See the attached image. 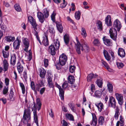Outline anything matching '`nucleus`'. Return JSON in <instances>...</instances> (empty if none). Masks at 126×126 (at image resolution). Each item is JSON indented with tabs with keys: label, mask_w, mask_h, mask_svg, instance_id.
I'll return each mask as SVG.
<instances>
[{
	"label": "nucleus",
	"mask_w": 126,
	"mask_h": 126,
	"mask_svg": "<svg viewBox=\"0 0 126 126\" xmlns=\"http://www.w3.org/2000/svg\"><path fill=\"white\" fill-rule=\"evenodd\" d=\"M49 15V11L46 8L43 9V13L38 12L37 13V17L39 21L42 23H43L45 20V18H47Z\"/></svg>",
	"instance_id": "f257e3e1"
},
{
	"label": "nucleus",
	"mask_w": 126,
	"mask_h": 126,
	"mask_svg": "<svg viewBox=\"0 0 126 126\" xmlns=\"http://www.w3.org/2000/svg\"><path fill=\"white\" fill-rule=\"evenodd\" d=\"M36 102V105L34 104L33 106L34 109L33 111V113L35 122L37 126H39L38 117L36 112V108H37V110H39L41 108V104L40 102V99L39 98H37V99Z\"/></svg>",
	"instance_id": "f03ea898"
},
{
	"label": "nucleus",
	"mask_w": 126,
	"mask_h": 126,
	"mask_svg": "<svg viewBox=\"0 0 126 126\" xmlns=\"http://www.w3.org/2000/svg\"><path fill=\"white\" fill-rule=\"evenodd\" d=\"M67 60V57L65 54L63 53L60 55L59 59V62L55 64L57 69L59 70L61 68L62 66L65 64Z\"/></svg>",
	"instance_id": "7ed1b4c3"
},
{
	"label": "nucleus",
	"mask_w": 126,
	"mask_h": 126,
	"mask_svg": "<svg viewBox=\"0 0 126 126\" xmlns=\"http://www.w3.org/2000/svg\"><path fill=\"white\" fill-rule=\"evenodd\" d=\"M31 112L30 109L26 111V110H24L23 116L22 120V121L23 124H26L31 118Z\"/></svg>",
	"instance_id": "20e7f679"
},
{
	"label": "nucleus",
	"mask_w": 126,
	"mask_h": 126,
	"mask_svg": "<svg viewBox=\"0 0 126 126\" xmlns=\"http://www.w3.org/2000/svg\"><path fill=\"white\" fill-rule=\"evenodd\" d=\"M81 48V51H84L86 52H89V47L87 43L83 39H81L80 40Z\"/></svg>",
	"instance_id": "39448f33"
},
{
	"label": "nucleus",
	"mask_w": 126,
	"mask_h": 126,
	"mask_svg": "<svg viewBox=\"0 0 126 126\" xmlns=\"http://www.w3.org/2000/svg\"><path fill=\"white\" fill-rule=\"evenodd\" d=\"M110 36L111 38L114 40H116L117 37V32L115 28H110L109 30Z\"/></svg>",
	"instance_id": "423d86ee"
},
{
	"label": "nucleus",
	"mask_w": 126,
	"mask_h": 126,
	"mask_svg": "<svg viewBox=\"0 0 126 126\" xmlns=\"http://www.w3.org/2000/svg\"><path fill=\"white\" fill-rule=\"evenodd\" d=\"M76 40L77 41V43L75 44L76 51L78 54H80L81 53V44L79 41L78 37H76Z\"/></svg>",
	"instance_id": "0eeeda50"
},
{
	"label": "nucleus",
	"mask_w": 126,
	"mask_h": 126,
	"mask_svg": "<svg viewBox=\"0 0 126 126\" xmlns=\"http://www.w3.org/2000/svg\"><path fill=\"white\" fill-rule=\"evenodd\" d=\"M113 27L114 28L116 29L118 31H119L121 27V25L120 22L117 19L115 20L114 22Z\"/></svg>",
	"instance_id": "6e6552de"
},
{
	"label": "nucleus",
	"mask_w": 126,
	"mask_h": 126,
	"mask_svg": "<svg viewBox=\"0 0 126 126\" xmlns=\"http://www.w3.org/2000/svg\"><path fill=\"white\" fill-rule=\"evenodd\" d=\"M115 95L120 105H122L123 103V96L122 94L118 93H116Z\"/></svg>",
	"instance_id": "1a4fd4ad"
},
{
	"label": "nucleus",
	"mask_w": 126,
	"mask_h": 126,
	"mask_svg": "<svg viewBox=\"0 0 126 126\" xmlns=\"http://www.w3.org/2000/svg\"><path fill=\"white\" fill-rule=\"evenodd\" d=\"M57 49L55 48L54 45H51L48 47V51L52 55H55L56 53V50Z\"/></svg>",
	"instance_id": "9d476101"
},
{
	"label": "nucleus",
	"mask_w": 126,
	"mask_h": 126,
	"mask_svg": "<svg viewBox=\"0 0 126 126\" xmlns=\"http://www.w3.org/2000/svg\"><path fill=\"white\" fill-rule=\"evenodd\" d=\"M116 102L115 99L112 96H111L110 98L109 105L113 108H115L116 106Z\"/></svg>",
	"instance_id": "9b49d317"
},
{
	"label": "nucleus",
	"mask_w": 126,
	"mask_h": 126,
	"mask_svg": "<svg viewBox=\"0 0 126 126\" xmlns=\"http://www.w3.org/2000/svg\"><path fill=\"white\" fill-rule=\"evenodd\" d=\"M23 43L25 47L24 50L27 52L28 51V49L29 46V42L27 38H24L23 40Z\"/></svg>",
	"instance_id": "f8f14e48"
},
{
	"label": "nucleus",
	"mask_w": 126,
	"mask_h": 126,
	"mask_svg": "<svg viewBox=\"0 0 126 126\" xmlns=\"http://www.w3.org/2000/svg\"><path fill=\"white\" fill-rule=\"evenodd\" d=\"M103 40L104 44L107 46H112V43L110 39H108L106 36H104L103 38Z\"/></svg>",
	"instance_id": "ddd939ff"
},
{
	"label": "nucleus",
	"mask_w": 126,
	"mask_h": 126,
	"mask_svg": "<svg viewBox=\"0 0 126 126\" xmlns=\"http://www.w3.org/2000/svg\"><path fill=\"white\" fill-rule=\"evenodd\" d=\"M105 23L108 26H111L112 25L111 18L110 15H108L106 17Z\"/></svg>",
	"instance_id": "4468645a"
},
{
	"label": "nucleus",
	"mask_w": 126,
	"mask_h": 126,
	"mask_svg": "<svg viewBox=\"0 0 126 126\" xmlns=\"http://www.w3.org/2000/svg\"><path fill=\"white\" fill-rule=\"evenodd\" d=\"M92 115L93 117L92 121L90 124L91 126H96L97 124V119L96 115L92 113Z\"/></svg>",
	"instance_id": "2eb2a0df"
},
{
	"label": "nucleus",
	"mask_w": 126,
	"mask_h": 126,
	"mask_svg": "<svg viewBox=\"0 0 126 126\" xmlns=\"http://www.w3.org/2000/svg\"><path fill=\"white\" fill-rule=\"evenodd\" d=\"M16 59V55L15 54H13L11 56L10 64L13 66L15 65Z\"/></svg>",
	"instance_id": "dca6fc26"
},
{
	"label": "nucleus",
	"mask_w": 126,
	"mask_h": 126,
	"mask_svg": "<svg viewBox=\"0 0 126 126\" xmlns=\"http://www.w3.org/2000/svg\"><path fill=\"white\" fill-rule=\"evenodd\" d=\"M97 76L96 74H94L92 73H90L87 77V80L88 82L91 81L92 79L96 78Z\"/></svg>",
	"instance_id": "f3484780"
},
{
	"label": "nucleus",
	"mask_w": 126,
	"mask_h": 126,
	"mask_svg": "<svg viewBox=\"0 0 126 126\" xmlns=\"http://www.w3.org/2000/svg\"><path fill=\"white\" fill-rule=\"evenodd\" d=\"M55 23L58 30L60 33H62L63 30V28L62 27V24L58 21H56Z\"/></svg>",
	"instance_id": "a211bd4d"
},
{
	"label": "nucleus",
	"mask_w": 126,
	"mask_h": 126,
	"mask_svg": "<svg viewBox=\"0 0 126 126\" xmlns=\"http://www.w3.org/2000/svg\"><path fill=\"white\" fill-rule=\"evenodd\" d=\"M118 54L122 58L124 57L125 55L124 50L122 48H119L118 50Z\"/></svg>",
	"instance_id": "6ab92c4d"
},
{
	"label": "nucleus",
	"mask_w": 126,
	"mask_h": 126,
	"mask_svg": "<svg viewBox=\"0 0 126 126\" xmlns=\"http://www.w3.org/2000/svg\"><path fill=\"white\" fill-rule=\"evenodd\" d=\"M17 68L19 74H21L22 72L23 68L20 62H18L17 65Z\"/></svg>",
	"instance_id": "aec40b11"
},
{
	"label": "nucleus",
	"mask_w": 126,
	"mask_h": 126,
	"mask_svg": "<svg viewBox=\"0 0 126 126\" xmlns=\"http://www.w3.org/2000/svg\"><path fill=\"white\" fill-rule=\"evenodd\" d=\"M20 42H19L18 41H14L13 43V46L14 49L15 50L19 49L20 44Z\"/></svg>",
	"instance_id": "412c9836"
},
{
	"label": "nucleus",
	"mask_w": 126,
	"mask_h": 126,
	"mask_svg": "<svg viewBox=\"0 0 126 126\" xmlns=\"http://www.w3.org/2000/svg\"><path fill=\"white\" fill-rule=\"evenodd\" d=\"M103 52L105 59L108 61H110V59L111 57L108 51L104 49Z\"/></svg>",
	"instance_id": "4be33fe9"
},
{
	"label": "nucleus",
	"mask_w": 126,
	"mask_h": 126,
	"mask_svg": "<svg viewBox=\"0 0 126 126\" xmlns=\"http://www.w3.org/2000/svg\"><path fill=\"white\" fill-rule=\"evenodd\" d=\"M3 68L4 71H6L7 70L8 68V64L7 62L5 59H4L3 61Z\"/></svg>",
	"instance_id": "5701e85b"
},
{
	"label": "nucleus",
	"mask_w": 126,
	"mask_h": 126,
	"mask_svg": "<svg viewBox=\"0 0 126 126\" xmlns=\"http://www.w3.org/2000/svg\"><path fill=\"white\" fill-rule=\"evenodd\" d=\"M39 70L40 72V76L42 78L45 77L46 73V71L43 68L42 69H39Z\"/></svg>",
	"instance_id": "b1692460"
},
{
	"label": "nucleus",
	"mask_w": 126,
	"mask_h": 126,
	"mask_svg": "<svg viewBox=\"0 0 126 126\" xmlns=\"http://www.w3.org/2000/svg\"><path fill=\"white\" fill-rule=\"evenodd\" d=\"M64 42L66 45L68 46V44L69 42V35L65 34L63 36Z\"/></svg>",
	"instance_id": "393cba45"
},
{
	"label": "nucleus",
	"mask_w": 126,
	"mask_h": 126,
	"mask_svg": "<svg viewBox=\"0 0 126 126\" xmlns=\"http://www.w3.org/2000/svg\"><path fill=\"white\" fill-rule=\"evenodd\" d=\"M44 35L45 38L44 37L42 43L44 44L45 46H47L48 44V37L47 36L46 34H45Z\"/></svg>",
	"instance_id": "a878e982"
},
{
	"label": "nucleus",
	"mask_w": 126,
	"mask_h": 126,
	"mask_svg": "<svg viewBox=\"0 0 126 126\" xmlns=\"http://www.w3.org/2000/svg\"><path fill=\"white\" fill-rule=\"evenodd\" d=\"M95 105L97 108L98 110L100 112H101L102 110L103 109L104 106L102 103H100L97 104H95Z\"/></svg>",
	"instance_id": "bb28decb"
},
{
	"label": "nucleus",
	"mask_w": 126,
	"mask_h": 126,
	"mask_svg": "<svg viewBox=\"0 0 126 126\" xmlns=\"http://www.w3.org/2000/svg\"><path fill=\"white\" fill-rule=\"evenodd\" d=\"M96 25L98 29L100 31L102 30V22L99 21L98 20L97 21Z\"/></svg>",
	"instance_id": "cd10ccee"
},
{
	"label": "nucleus",
	"mask_w": 126,
	"mask_h": 126,
	"mask_svg": "<svg viewBox=\"0 0 126 126\" xmlns=\"http://www.w3.org/2000/svg\"><path fill=\"white\" fill-rule=\"evenodd\" d=\"M5 38L6 40L8 42H13L15 40L14 37H12L10 36H6Z\"/></svg>",
	"instance_id": "c85d7f7f"
},
{
	"label": "nucleus",
	"mask_w": 126,
	"mask_h": 126,
	"mask_svg": "<svg viewBox=\"0 0 126 126\" xmlns=\"http://www.w3.org/2000/svg\"><path fill=\"white\" fill-rule=\"evenodd\" d=\"M68 83L71 84H72L75 81L74 77V76H69L68 78Z\"/></svg>",
	"instance_id": "c756f323"
},
{
	"label": "nucleus",
	"mask_w": 126,
	"mask_h": 126,
	"mask_svg": "<svg viewBox=\"0 0 126 126\" xmlns=\"http://www.w3.org/2000/svg\"><path fill=\"white\" fill-rule=\"evenodd\" d=\"M54 46L56 48L58 49L60 46V43L58 39L54 40Z\"/></svg>",
	"instance_id": "7c9ffc66"
},
{
	"label": "nucleus",
	"mask_w": 126,
	"mask_h": 126,
	"mask_svg": "<svg viewBox=\"0 0 126 126\" xmlns=\"http://www.w3.org/2000/svg\"><path fill=\"white\" fill-rule=\"evenodd\" d=\"M102 80V79H98L96 81V83L97 86L100 88H101L102 86L103 82Z\"/></svg>",
	"instance_id": "2f4dec72"
},
{
	"label": "nucleus",
	"mask_w": 126,
	"mask_h": 126,
	"mask_svg": "<svg viewBox=\"0 0 126 126\" xmlns=\"http://www.w3.org/2000/svg\"><path fill=\"white\" fill-rule=\"evenodd\" d=\"M28 19L32 25L36 23L35 20L32 16H28Z\"/></svg>",
	"instance_id": "473e14b6"
},
{
	"label": "nucleus",
	"mask_w": 126,
	"mask_h": 126,
	"mask_svg": "<svg viewBox=\"0 0 126 126\" xmlns=\"http://www.w3.org/2000/svg\"><path fill=\"white\" fill-rule=\"evenodd\" d=\"M59 96L62 100L64 99V91L61 88L59 89Z\"/></svg>",
	"instance_id": "72a5a7b5"
},
{
	"label": "nucleus",
	"mask_w": 126,
	"mask_h": 126,
	"mask_svg": "<svg viewBox=\"0 0 126 126\" xmlns=\"http://www.w3.org/2000/svg\"><path fill=\"white\" fill-rule=\"evenodd\" d=\"M108 89L109 92L111 93L113 91V86L110 82H108L107 84Z\"/></svg>",
	"instance_id": "f704fd0d"
},
{
	"label": "nucleus",
	"mask_w": 126,
	"mask_h": 126,
	"mask_svg": "<svg viewBox=\"0 0 126 126\" xmlns=\"http://www.w3.org/2000/svg\"><path fill=\"white\" fill-rule=\"evenodd\" d=\"M65 116L66 118L67 119L72 121L74 120V117L72 114H70L66 113L65 114Z\"/></svg>",
	"instance_id": "c9c22d12"
},
{
	"label": "nucleus",
	"mask_w": 126,
	"mask_h": 126,
	"mask_svg": "<svg viewBox=\"0 0 126 126\" xmlns=\"http://www.w3.org/2000/svg\"><path fill=\"white\" fill-rule=\"evenodd\" d=\"M102 94L101 91L98 90H97L95 92V96L97 98H100L101 97Z\"/></svg>",
	"instance_id": "e433bc0d"
},
{
	"label": "nucleus",
	"mask_w": 126,
	"mask_h": 126,
	"mask_svg": "<svg viewBox=\"0 0 126 126\" xmlns=\"http://www.w3.org/2000/svg\"><path fill=\"white\" fill-rule=\"evenodd\" d=\"M119 110L118 107L117 106L116 107L115 110V112L114 116L115 118L116 119H118L119 116L120 114V113L119 112Z\"/></svg>",
	"instance_id": "4c0bfd02"
},
{
	"label": "nucleus",
	"mask_w": 126,
	"mask_h": 126,
	"mask_svg": "<svg viewBox=\"0 0 126 126\" xmlns=\"http://www.w3.org/2000/svg\"><path fill=\"white\" fill-rule=\"evenodd\" d=\"M13 95L14 92L13 91V89H11L9 95L10 100L12 101H13L15 99Z\"/></svg>",
	"instance_id": "58836bf2"
},
{
	"label": "nucleus",
	"mask_w": 126,
	"mask_h": 126,
	"mask_svg": "<svg viewBox=\"0 0 126 126\" xmlns=\"http://www.w3.org/2000/svg\"><path fill=\"white\" fill-rule=\"evenodd\" d=\"M3 56L4 58H8L9 55V52L7 51H4L3 49L2 51Z\"/></svg>",
	"instance_id": "ea45409f"
},
{
	"label": "nucleus",
	"mask_w": 126,
	"mask_h": 126,
	"mask_svg": "<svg viewBox=\"0 0 126 126\" xmlns=\"http://www.w3.org/2000/svg\"><path fill=\"white\" fill-rule=\"evenodd\" d=\"M104 121V118L102 116H100L98 120V123L99 125H101Z\"/></svg>",
	"instance_id": "a19ab883"
},
{
	"label": "nucleus",
	"mask_w": 126,
	"mask_h": 126,
	"mask_svg": "<svg viewBox=\"0 0 126 126\" xmlns=\"http://www.w3.org/2000/svg\"><path fill=\"white\" fill-rule=\"evenodd\" d=\"M80 15L81 13L79 11L75 13V17L76 19L79 20L80 19Z\"/></svg>",
	"instance_id": "79ce46f5"
},
{
	"label": "nucleus",
	"mask_w": 126,
	"mask_h": 126,
	"mask_svg": "<svg viewBox=\"0 0 126 126\" xmlns=\"http://www.w3.org/2000/svg\"><path fill=\"white\" fill-rule=\"evenodd\" d=\"M81 31L82 32L81 35L83 37H85L86 36L87 34L85 29L84 28H82L81 29Z\"/></svg>",
	"instance_id": "37998d69"
},
{
	"label": "nucleus",
	"mask_w": 126,
	"mask_h": 126,
	"mask_svg": "<svg viewBox=\"0 0 126 126\" xmlns=\"http://www.w3.org/2000/svg\"><path fill=\"white\" fill-rule=\"evenodd\" d=\"M19 85L20 87L21 88L22 93L23 94H25V90L24 85L22 83H20Z\"/></svg>",
	"instance_id": "c03bdc74"
},
{
	"label": "nucleus",
	"mask_w": 126,
	"mask_h": 126,
	"mask_svg": "<svg viewBox=\"0 0 126 126\" xmlns=\"http://www.w3.org/2000/svg\"><path fill=\"white\" fill-rule=\"evenodd\" d=\"M67 4V3L65 1V0H63V3L60 4V7L62 8H64L66 6Z\"/></svg>",
	"instance_id": "a18cd8bd"
},
{
	"label": "nucleus",
	"mask_w": 126,
	"mask_h": 126,
	"mask_svg": "<svg viewBox=\"0 0 126 126\" xmlns=\"http://www.w3.org/2000/svg\"><path fill=\"white\" fill-rule=\"evenodd\" d=\"M120 126H123L124 125V119L121 115L120 116Z\"/></svg>",
	"instance_id": "49530a36"
},
{
	"label": "nucleus",
	"mask_w": 126,
	"mask_h": 126,
	"mask_svg": "<svg viewBox=\"0 0 126 126\" xmlns=\"http://www.w3.org/2000/svg\"><path fill=\"white\" fill-rule=\"evenodd\" d=\"M75 69V66L71 65L70 66L69 70V71L70 73H74V72Z\"/></svg>",
	"instance_id": "de8ad7c7"
},
{
	"label": "nucleus",
	"mask_w": 126,
	"mask_h": 126,
	"mask_svg": "<svg viewBox=\"0 0 126 126\" xmlns=\"http://www.w3.org/2000/svg\"><path fill=\"white\" fill-rule=\"evenodd\" d=\"M14 7L15 10L19 12L21 10L18 4H15L14 5Z\"/></svg>",
	"instance_id": "09e8293b"
},
{
	"label": "nucleus",
	"mask_w": 126,
	"mask_h": 126,
	"mask_svg": "<svg viewBox=\"0 0 126 126\" xmlns=\"http://www.w3.org/2000/svg\"><path fill=\"white\" fill-rule=\"evenodd\" d=\"M116 65L117 67L119 69L123 67L124 66V64L122 63L117 62Z\"/></svg>",
	"instance_id": "8fccbe9b"
},
{
	"label": "nucleus",
	"mask_w": 126,
	"mask_h": 126,
	"mask_svg": "<svg viewBox=\"0 0 126 126\" xmlns=\"http://www.w3.org/2000/svg\"><path fill=\"white\" fill-rule=\"evenodd\" d=\"M52 75L51 74H49L48 75L47 78V82L52 81Z\"/></svg>",
	"instance_id": "3c124183"
},
{
	"label": "nucleus",
	"mask_w": 126,
	"mask_h": 126,
	"mask_svg": "<svg viewBox=\"0 0 126 126\" xmlns=\"http://www.w3.org/2000/svg\"><path fill=\"white\" fill-rule=\"evenodd\" d=\"M41 87V86H40L38 84H35V91H34V92L36 93H37V91H39L40 88Z\"/></svg>",
	"instance_id": "603ef678"
},
{
	"label": "nucleus",
	"mask_w": 126,
	"mask_h": 126,
	"mask_svg": "<svg viewBox=\"0 0 126 126\" xmlns=\"http://www.w3.org/2000/svg\"><path fill=\"white\" fill-rule=\"evenodd\" d=\"M56 15V13L53 11V13L51 16V20L53 22H55V16Z\"/></svg>",
	"instance_id": "864d4df0"
},
{
	"label": "nucleus",
	"mask_w": 126,
	"mask_h": 126,
	"mask_svg": "<svg viewBox=\"0 0 126 126\" xmlns=\"http://www.w3.org/2000/svg\"><path fill=\"white\" fill-rule=\"evenodd\" d=\"M8 86L4 87L3 90V94H6L8 91Z\"/></svg>",
	"instance_id": "5fc2aeb1"
},
{
	"label": "nucleus",
	"mask_w": 126,
	"mask_h": 126,
	"mask_svg": "<svg viewBox=\"0 0 126 126\" xmlns=\"http://www.w3.org/2000/svg\"><path fill=\"white\" fill-rule=\"evenodd\" d=\"M44 64L45 66L47 67L48 65V59L45 58L44 61Z\"/></svg>",
	"instance_id": "6e6d98bb"
},
{
	"label": "nucleus",
	"mask_w": 126,
	"mask_h": 126,
	"mask_svg": "<svg viewBox=\"0 0 126 126\" xmlns=\"http://www.w3.org/2000/svg\"><path fill=\"white\" fill-rule=\"evenodd\" d=\"M35 86L34 82L32 81L31 83V86L32 90L33 91H35Z\"/></svg>",
	"instance_id": "4d7b16f0"
},
{
	"label": "nucleus",
	"mask_w": 126,
	"mask_h": 126,
	"mask_svg": "<svg viewBox=\"0 0 126 126\" xmlns=\"http://www.w3.org/2000/svg\"><path fill=\"white\" fill-rule=\"evenodd\" d=\"M48 87L50 88H53L54 87L52 81L48 82Z\"/></svg>",
	"instance_id": "13d9d810"
},
{
	"label": "nucleus",
	"mask_w": 126,
	"mask_h": 126,
	"mask_svg": "<svg viewBox=\"0 0 126 126\" xmlns=\"http://www.w3.org/2000/svg\"><path fill=\"white\" fill-rule=\"evenodd\" d=\"M68 86V83L66 82H64L62 85V87L63 89H65Z\"/></svg>",
	"instance_id": "bf43d9fd"
},
{
	"label": "nucleus",
	"mask_w": 126,
	"mask_h": 126,
	"mask_svg": "<svg viewBox=\"0 0 126 126\" xmlns=\"http://www.w3.org/2000/svg\"><path fill=\"white\" fill-rule=\"evenodd\" d=\"M49 32L51 34H52L55 32V30L53 27H49Z\"/></svg>",
	"instance_id": "052dcab7"
},
{
	"label": "nucleus",
	"mask_w": 126,
	"mask_h": 126,
	"mask_svg": "<svg viewBox=\"0 0 126 126\" xmlns=\"http://www.w3.org/2000/svg\"><path fill=\"white\" fill-rule=\"evenodd\" d=\"M101 62L104 65L106 68L109 66L107 63L103 60H101Z\"/></svg>",
	"instance_id": "680f3d73"
},
{
	"label": "nucleus",
	"mask_w": 126,
	"mask_h": 126,
	"mask_svg": "<svg viewBox=\"0 0 126 126\" xmlns=\"http://www.w3.org/2000/svg\"><path fill=\"white\" fill-rule=\"evenodd\" d=\"M46 89V88L44 87L41 88L40 91V93L41 94H42L44 92Z\"/></svg>",
	"instance_id": "e2e57ef3"
},
{
	"label": "nucleus",
	"mask_w": 126,
	"mask_h": 126,
	"mask_svg": "<svg viewBox=\"0 0 126 126\" xmlns=\"http://www.w3.org/2000/svg\"><path fill=\"white\" fill-rule=\"evenodd\" d=\"M23 77L25 80H27V72L26 71H25L23 73Z\"/></svg>",
	"instance_id": "0e129e2a"
},
{
	"label": "nucleus",
	"mask_w": 126,
	"mask_h": 126,
	"mask_svg": "<svg viewBox=\"0 0 126 126\" xmlns=\"http://www.w3.org/2000/svg\"><path fill=\"white\" fill-rule=\"evenodd\" d=\"M99 42L98 40L97 39H95L93 42V43L95 45H96L99 43Z\"/></svg>",
	"instance_id": "69168bd1"
},
{
	"label": "nucleus",
	"mask_w": 126,
	"mask_h": 126,
	"mask_svg": "<svg viewBox=\"0 0 126 126\" xmlns=\"http://www.w3.org/2000/svg\"><path fill=\"white\" fill-rule=\"evenodd\" d=\"M9 80L8 78H6L5 79V83L6 86H8L9 85Z\"/></svg>",
	"instance_id": "338daca9"
},
{
	"label": "nucleus",
	"mask_w": 126,
	"mask_h": 126,
	"mask_svg": "<svg viewBox=\"0 0 126 126\" xmlns=\"http://www.w3.org/2000/svg\"><path fill=\"white\" fill-rule=\"evenodd\" d=\"M63 123L62 124V126H68V124L66 121L64 120H63Z\"/></svg>",
	"instance_id": "774afa93"
}]
</instances>
